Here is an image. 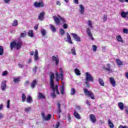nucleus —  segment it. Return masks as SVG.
Here are the masks:
<instances>
[{
	"label": "nucleus",
	"instance_id": "obj_31",
	"mask_svg": "<svg viewBox=\"0 0 128 128\" xmlns=\"http://www.w3.org/2000/svg\"><path fill=\"white\" fill-rule=\"evenodd\" d=\"M40 32L42 36H44L46 35V31L44 30V29H42Z\"/></svg>",
	"mask_w": 128,
	"mask_h": 128
},
{
	"label": "nucleus",
	"instance_id": "obj_29",
	"mask_svg": "<svg viewBox=\"0 0 128 128\" xmlns=\"http://www.w3.org/2000/svg\"><path fill=\"white\" fill-rule=\"evenodd\" d=\"M50 29L53 32H56V27H54V25H52V24H50Z\"/></svg>",
	"mask_w": 128,
	"mask_h": 128
},
{
	"label": "nucleus",
	"instance_id": "obj_4",
	"mask_svg": "<svg viewBox=\"0 0 128 128\" xmlns=\"http://www.w3.org/2000/svg\"><path fill=\"white\" fill-rule=\"evenodd\" d=\"M22 42L21 40H18L16 42H12L10 43V48L11 50H13L14 48H15L17 50H20L22 48Z\"/></svg>",
	"mask_w": 128,
	"mask_h": 128
},
{
	"label": "nucleus",
	"instance_id": "obj_8",
	"mask_svg": "<svg viewBox=\"0 0 128 128\" xmlns=\"http://www.w3.org/2000/svg\"><path fill=\"white\" fill-rule=\"evenodd\" d=\"M44 2H36L34 4V8H44Z\"/></svg>",
	"mask_w": 128,
	"mask_h": 128
},
{
	"label": "nucleus",
	"instance_id": "obj_34",
	"mask_svg": "<svg viewBox=\"0 0 128 128\" xmlns=\"http://www.w3.org/2000/svg\"><path fill=\"white\" fill-rule=\"evenodd\" d=\"M26 96L24 94H22V102H26Z\"/></svg>",
	"mask_w": 128,
	"mask_h": 128
},
{
	"label": "nucleus",
	"instance_id": "obj_10",
	"mask_svg": "<svg viewBox=\"0 0 128 128\" xmlns=\"http://www.w3.org/2000/svg\"><path fill=\"white\" fill-rule=\"evenodd\" d=\"M121 16L122 18H124V20H128V11L126 12H124L122 11L121 12Z\"/></svg>",
	"mask_w": 128,
	"mask_h": 128
},
{
	"label": "nucleus",
	"instance_id": "obj_64",
	"mask_svg": "<svg viewBox=\"0 0 128 128\" xmlns=\"http://www.w3.org/2000/svg\"><path fill=\"white\" fill-rule=\"evenodd\" d=\"M126 112L128 114V107H126Z\"/></svg>",
	"mask_w": 128,
	"mask_h": 128
},
{
	"label": "nucleus",
	"instance_id": "obj_39",
	"mask_svg": "<svg viewBox=\"0 0 128 128\" xmlns=\"http://www.w3.org/2000/svg\"><path fill=\"white\" fill-rule=\"evenodd\" d=\"M59 32L61 34V36H64V30L62 28H60Z\"/></svg>",
	"mask_w": 128,
	"mask_h": 128
},
{
	"label": "nucleus",
	"instance_id": "obj_38",
	"mask_svg": "<svg viewBox=\"0 0 128 128\" xmlns=\"http://www.w3.org/2000/svg\"><path fill=\"white\" fill-rule=\"evenodd\" d=\"M12 26H18V20H14L12 23Z\"/></svg>",
	"mask_w": 128,
	"mask_h": 128
},
{
	"label": "nucleus",
	"instance_id": "obj_51",
	"mask_svg": "<svg viewBox=\"0 0 128 128\" xmlns=\"http://www.w3.org/2000/svg\"><path fill=\"white\" fill-rule=\"evenodd\" d=\"M116 80H114V79H112V86H116Z\"/></svg>",
	"mask_w": 128,
	"mask_h": 128
},
{
	"label": "nucleus",
	"instance_id": "obj_24",
	"mask_svg": "<svg viewBox=\"0 0 128 128\" xmlns=\"http://www.w3.org/2000/svg\"><path fill=\"white\" fill-rule=\"evenodd\" d=\"M98 82L101 86H104V80L102 79V78H100L98 79Z\"/></svg>",
	"mask_w": 128,
	"mask_h": 128
},
{
	"label": "nucleus",
	"instance_id": "obj_42",
	"mask_svg": "<svg viewBox=\"0 0 128 128\" xmlns=\"http://www.w3.org/2000/svg\"><path fill=\"white\" fill-rule=\"evenodd\" d=\"M30 110H32V108H30V106H27V107H26L25 108H24V110L25 112H30Z\"/></svg>",
	"mask_w": 128,
	"mask_h": 128
},
{
	"label": "nucleus",
	"instance_id": "obj_11",
	"mask_svg": "<svg viewBox=\"0 0 128 128\" xmlns=\"http://www.w3.org/2000/svg\"><path fill=\"white\" fill-rule=\"evenodd\" d=\"M72 36L74 38V40L76 42H80V38L78 36V34L74 33L71 34Z\"/></svg>",
	"mask_w": 128,
	"mask_h": 128
},
{
	"label": "nucleus",
	"instance_id": "obj_55",
	"mask_svg": "<svg viewBox=\"0 0 128 128\" xmlns=\"http://www.w3.org/2000/svg\"><path fill=\"white\" fill-rule=\"evenodd\" d=\"M118 128H128V127L127 126H122V125H120Z\"/></svg>",
	"mask_w": 128,
	"mask_h": 128
},
{
	"label": "nucleus",
	"instance_id": "obj_28",
	"mask_svg": "<svg viewBox=\"0 0 128 128\" xmlns=\"http://www.w3.org/2000/svg\"><path fill=\"white\" fill-rule=\"evenodd\" d=\"M36 80H34L32 83L31 84L30 86L32 88H34V86H36Z\"/></svg>",
	"mask_w": 128,
	"mask_h": 128
},
{
	"label": "nucleus",
	"instance_id": "obj_6",
	"mask_svg": "<svg viewBox=\"0 0 128 128\" xmlns=\"http://www.w3.org/2000/svg\"><path fill=\"white\" fill-rule=\"evenodd\" d=\"M84 92L85 96L90 97V98H92V100H94V92H92L88 90L86 88H84Z\"/></svg>",
	"mask_w": 128,
	"mask_h": 128
},
{
	"label": "nucleus",
	"instance_id": "obj_26",
	"mask_svg": "<svg viewBox=\"0 0 128 128\" xmlns=\"http://www.w3.org/2000/svg\"><path fill=\"white\" fill-rule=\"evenodd\" d=\"M87 24L90 28H94V26H92V22L90 20H88Z\"/></svg>",
	"mask_w": 128,
	"mask_h": 128
},
{
	"label": "nucleus",
	"instance_id": "obj_1",
	"mask_svg": "<svg viewBox=\"0 0 128 128\" xmlns=\"http://www.w3.org/2000/svg\"><path fill=\"white\" fill-rule=\"evenodd\" d=\"M54 74L52 72H50V88L52 90V92L50 94V96L53 98H56V94H60V92L58 89V85H54Z\"/></svg>",
	"mask_w": 128,
	"mask_h": 128
},
{
	"label": "nucleus",
	"instance_id": "obj_46",
	"mask_svg": "<svg viewBox=\"0 0 128 128\" xmlns=\"http://www.w3.org/2000/svg\"><path fill=\"white\" fill-rule=\"evenodd\" d=\"M54 128H58L60 126V122H58L56 124L53 126Z\"/></svg>",
	"mask_w": 128,
	"mask_h": 128
},
{
	"label": "nucleus",
	"instance_id": "obj_58",
	"mask_svg": "<svg viewBox=\"0 0 128 128\" xmlns=\"http://www.w3.org/2000/svg\"><path fill=\"white\" fill-rule=\"evenodd\" d=\"M74 2L76 4H78V0H74Z\"/></svg>",
	"mask_w": 128,
	"mask_h": 128
},
{
	"label": "nucleus",
	"instance_id": "obj_63",
	"mask_svg": "<svg viewBox=\"0 0 128 128\" xmlns=\"http://www.w3.org/2000/svg\"><path fill=\"white\" fill-rule=\"evenodd\" d=\"M110 84H112V78H110Z\"/></svg>",
	"mask_w": 128,
	"mask_h": 128
},
{
	"label": "nucleus",
	"instance_id": "obj_44",
	"mask_svg": "<svg viewBox=\"0 0 128 128\" xmlns=\"http://www.w3.org/2000/svg\"><path fill=\"white\" fill-rule=\"evenodd\" d=\"M26 36V32H24L22 33H21L20 36L21 38H24Z\"/></svg>",
	"mask_w": 128,
	"mask_h": 128
},
{
	"label": "nucleus",
	"instance_id": "obj_40",
	"mask_svg": "<svg viewBox=\"0 0 128 128\" xmlns=\"http://www.w3.org/2000/svg\"><path fill=\"white\" fill-rule=\"evenodd\" d=\"M108 124L110 128H112V120L110 119L108 120Z\"/></svg>",
	"mask_w": 128,
	"mask_h": 128
},
{
	"label": "nucleus",
	"instance_id": "obj_41",
	"mask_svg": "<svg viewBox=\"0 0 128 128\" xmlns=\"http://www.w3.org/2000/svg\"><path fill=\"white\" fill-rule=\"evenodd\" d=\"M71 52L72 54H74V56H76V49L74 48V47H73L72 48Z\"/></svg>",
	"mask_w": 128,
	"mask_h": 128
},
{
	"label": "nucleus",
	"instance_id": "obj_48",
	"mask_svg": "<svg viewBox=\"0 0 128 128\" xmlns=\"http://www.w3.org/2000/svg\"><path fill=\"white\" fill-rule=\"evenodd\" d=\"M108 20V16L106 15H104L103 17V21L106 22Z\"/></svg>",
	"mask_w": 128,
	"mask_h": 128
},
{
	"label": "nucleus",
	"instance_id": "obj_16",
	"mask_svg": "<svg viewBox=\"0 0 128 128\" xmlns=\"http://www.w3.org/2000/svg\"><path fill=\"white\" fill-rule=\"evenodd\" d=\"M52 58L53 60L55 62V64L56 66H58V63L60 62V60H58V56H53Z\"/></svg>",
	"mask_w": 128,
	"mask_h": 128
},
{
	"label": "nucleus",
	"instance_id": "obj_59",
	"mask_svg": "<svg viewBox=\"0 0 128 128\" xmlns=\"http://www.w3.org/2000/svg\"><path fill=\"white\" fill-rule=\"evenodd\" d=\"M38 25L37 24V25H36L34 27V29L36 30H38Z\"/></svg>",
	"mask_w": 128,
	"mask_h": 128
},
{
	"label": "nucleus",
	"instance_id": "obj_32",
	"mask_svg": "<svg viewBox=\"0 0 128 128\" xmlns=\"http://www.w3.org/2000/svg\"><path fill=\"white\" fill-rule=\"evenodd\" d=\"M116 62L118 66H122L123 64L122 62L118 59H116Z\"/></svg>",
	"mask_w": 128,
	"mask_h": 128
},
{
	"label": "nucleus",
	"instance_id": "obj_47",
	"mask_svg": "<svg viewBox=\"0 0 128 128\" xmlns=\"http://www.w3.org/2000/svg\"><path fill=\"white\" fill-rule=\"evenodd\" d=\"M10 100H8L7 101V105H6L7 108H10Z\"/></svg>",
	"mask_w": 128,
	"mask_h": 128
},
{
	"label": "nucleus",
	"instance_id": "obj_13",
	"mask_svg": "<svg viewBox=\"0 0 128 128\" xmlns=\"http://www.w3.org/2000/svg\"><path fill=\"white\" fill-rule=\"evenodd\" d=\"M79 12H80L81 14H84V6L82 4H80L79 6Z\"/></svg>",
	"mask_w": 128,
	"mask_h": 128
},
{
	"label": "nucleus",
	"instance_id": "obj_21",
	"mask_svg": "<svg viewBox=\"0 0 128 128\" xmlns=\"http://www.w3.org/2000/svg\"><path fill=\"white\" fill-rule=\"evenodd\" d=\"M116 38L119 42H122V44H124V40H122V36L120 35H119L116 37Z\"/></svg>",
	"mask_w": 128,
	"mask_h": 128
},
{
	"label": "nucleus",
	"instance_id": "obj_53",
	"mask_svg": "<svg viewBox=\"0 0 128 128\" xmlns=\"http://www.w3.org/2000/svg\"><path fill=\"white\" fill-rule=\"evenodd\" d=\"M86 104H87V106H90V102L88 101V100H86Z\"/></svg>",
	"mask_w": 128,
	"mask_h": 128
},
{
	"label": "nucleus",
	"instance_id": "obj_5",
	"mask_svg": "<svg viewBox=\"0 0 128 128\" xmlns=\"http://www.w3.org/2000/svg\"><path fill=\"white\" fill-rule=\"evenodd\" d=\"M55 76H56V80L58 82L59 80H62V78L64 76V71L62 69L60 68V74L58 71H55Z\"/></svg>",
	"mask_w": 128,
	"mask_h": 128
},
{
	"label": "nucleus",
	"instance_id": "obj_18",
	"mask_svg": "<svg viewBox=\"0 0 128 128\" xmlns=\"http://www.w3.org/2000/svg\"><path fill=\"white\" fill-rule=\"evenodd\" d=\"M107 66L108 68H106V66H104L103 68L104 70H107L108 72H112V70H110V64H107Z\"/></svg>",
	"mask_w": 128,
	"mask_h": 128
},
{
	"label": "nucleus",
	"instance_id": "obj_49",
	"mask_svg": "<svg viewBox=\"0 0 128 128\" xmlns=\"http://www.w3.org/2000/svg\"><path fill=\"white\" fill-rule=\"evenodd\" d=\"M123 32L124 34H128V29H126V28L123 29Z\"/></svg>",
	"mask_w": 128,
	"mask_h": 128
},
{
	"label": "nucleus",
	"instance_id": "obj_43",
	"mask_svg": "<svg viewBox=\"0 0 128 128\" xmlns=\"http://www.w3.org/2000/svg\"><path fill=\"white\" fill-rule=\"evenodd\" d=\"M58 114H60V112H62V110H60V103L58 104Z\"/></svg>",
	"mask_w": 128,
	"mask_h": 128
},
{
	"label": "nucleus",
	"instance_id": "obj_30",
	"mask_svg": "<svg viewBox=\"0 0 128 128\" xmlns=\"http://www.w3.org/2000/svg\"><path fill=\"white\" fill-rule=\"evenodd\" d=\"M38 98H40V99L46 98V96H44L42 94L39 92L38 94Z\"/></svg>",
	"mask_w": 128,
	"mask_h": 128
},
{
	"label": "nucleus",
	"instance_id": "obj_62",
	"mask_svg": "<svg viewBox=\"0 0 128 128\" xmlns=\"http://www.w3.org/2000/svg\"><path fill=\"white\" fill-rule=\"evenodd\" d=\"M56 4L58 6H60L61 4H60V1H57L56 2Z\"/></svg>",
	"mask_w": 128,
	"mask_h": 128
},
{
	"label": "nucleus",
	"instance_id": "obj_25",
	"mask_svg": "<svg viewBox=\"0 0 128 128\" xmlns=\"http://www.w3.org/2000/svg\"><path fill=\"white\" fill-rule=\"evenodd\" d=\"M118 107L120 108V110H124V103H122V102H120L118 103Z\"/></svg>",
	"mask_w": 128,
	"mask_h": 128
},
{
	"label": "nucleus",
	"instance_id": "obj_33",
	"mask_svg": "<svg viewBox=\"0 0 128 128\" xmlns=\"http://www.w3.org/2000/svg\"><path fill=\"white\" fill-rule=\"evenodd\" d=\"M74 72H75L76 74V76H80V70H78V69L76 68L74 70Z\"/></svg>",
	"mask_w": 128,
	"mask_h": 128
},
{
	"label": "nucleus",
	"instance_id": "obj_37",
	"mask_svg": "<svg viewBox=\"0 0 128 128\" xmlns=\"http://www.w3.org/2000/svg\"><path fill=\"white\" fill-rule=\"evenodd\" d=\"M4 54V47L0 46V56Z\"/></svg>",
	"mask_w": 128,
	"mask_h": 128
},
{
	"label": "nucleus",
	"instance_id": "obj_52",
	"mask_svg": "<svg viewBox=\"0 0 128 128\" xmlns=\"http://www.w3.org/2000/svg\"><path fill=\"white\" fill-rule=\"evenodd\" d=\"M18 66H19V68H24V64H18Z\"/></svg>",
	"mask_w": 128,
	"mask_h": 128
},
{
	"label": "nucleus",
	"instance_id": "obj_61",
	"mask_svg": "<svg viewBox=\"0 0 128 128\" xmlns=\"http://www.w3.org/2000/svg\"><path fill=\"white\" fill-rule=\"evenodd\" d=\"M4 108V105L2 104H0V110H2Z\"/></svg>",
	"mask_w": 128,
	"mask_h": 128
},
{
	"label": "nucleus",
	"instance_id": "obj_23",
	"mask_svg": "<svg viewBox=\"0 0 128 128\" xmlns=\"http://www.w3.org/2000/svg\"><path fill=\"white\" fill-rule=\"evenodd\" d=\"M60 92L62 94H64V84L60 87Z\"/></svg>",
	"mask_w": 128,
	"mask_h": 128
},
{
	"label": "nucleus",
	"instance_id": "obj_54",
	"mask_svg": "<svg viewBox=\"0 0 128 128\" xmlns=\"http://www.w3.org/2000/svg\"><path fill=\"white\" fill-rule=\"evenodd\" d=\"M36 70H38V67H36V66H35L33 68V72H36Z\"/></svg>",
	"mask_w": 128,
	"mask_h": 128
},
{
	"label": "nucleus",
	"instance_id": "obj_56",
	"mask_svg": "<svg viewBox=\"0 0 128 128\" xmlns=\"http://www.w3.org/2000/svg\"><path fill=\"white\" fill-rule=\"evenodd\" d=\"M8 74V71H4L3 72H2V76H6Z\"/></svg>",
	"mask_w": 128,
	"mask_h": 128
},
{
	"label": "nucleus",
	"instance_id": "obj_36",
	"mask_svg": "<svg viewBox=\"0 0 128 128\" xmlns=\"http://www.w3.org/2000/svg\"><path fill=\"white\" fill-rule=\"evenodd\" d=\"M20 78H14V82L16 84V83L18 82H20Z\"/></svg>",
	"mask_w": 128,
	"mask_h": 128
},
{
	"label": "nucleus",
	"instance_id": "obj_45",
	"mask_svg": "<svg viewBox=\"0 0 128 128\" xmlns=\"http://www.w3.org/2000/svg\"><path fill=\"white\" fill-rule=\"evenodd\" d=\"M92 50L93 52H96V49L98 48V47L96 45H93L92 46Z\"/></svg>",
	"mask_w": 128,
	"mask_h": 128
},
{
	"label": "nucleus",
	"instance_id": "obj_50",
	"mask_svg": "<svg viewBox=\"0 0 128 128\" xmlns=\"http://www.w3.org/2000/svg\"><path fill=\"white\" fill-rule=\"evenodd\" d=\"M4 118V114H2V113L0 112V120H2Z\"/></svg>",
	"mask_w": 128,
	"mask_h": 128
},
{
	"label": "nucleus",
	"instance_id": "obj_20",
	"mask_svg": "<svg viewBox=\"0 0 128 128\" xmlns=\"http://www.w3.org/2000/svg\"><path fill=\"white\" fill-rule=\"evenodd\" d=\"M26 102H28V104H32V98L30 96H27Z\"/></svg>",
	"mask_w": 128,
	"mask_h": 128
},
{
	"label": "nucleus",
	"instance_id": "obj_19",
	"mask_svg": "<svg viewBox=\"0 0 128 128\" xmlns=\"http://www.w3.org/2000/svg\"><path fill=\"white\" fill-rule=\"evenodd\" d=\"M44 16V12H41L38 16V18L40 20H42Z\"/></svg>",
	"mask_w": 128,
	"mask_h": 128
},
{
	"label": "nucleus",
	"instance_id": "obj_27",
	"mask_svg": "<svg viewBox=\"0 0 128 128\" xmlns=\"http://www.w3.org/2000/svg\"><path fill=\"white\" fill-rule=\"evenodd\" d=\"M28 36H30V38H34V31L32 30H30L28 32Z\"/></svg>",
	"mask_w": 128,
	"mask_h": 128
},
{
	"label": "nucleus",
	"instance_id": "obj_57",
	"mask_svg": "<svg viewBox=\"0 0 128 128\" xmlns=\"http://www.w3.org/2000/svg\"><path fill=\"white\" fill-rule=\"evenodd\" d=\"M68 120L69 122H71L72 118H70V114H68Z\"/></svg>",
	"mask_w": 128,
	"mask_h": 128
},
{
	"label": "nucleus",
	"instance_id": "obj_2",
	"mask_svg": "<svg viewBox=\"0 0 128 128\" xmlns=\"http://www.w3.org/2000/svg\"><path fill=\"white\" fill-rule=\"evenodd\" d=\"M53 18L56 26H60V22H62V24H64L62 25L63 28L66 30L68 28V25L66 24V18L60 16H58V17H56V16H53Z\"/></svg>",
	"mask_w": 128,
	"mask_h": 128
},
{
	"label": "nucleus",
	"instance_id": "obj_15",
	"mask_svg": "<svg viewBox=\"0 0 128 128\" xmlns=\"http://www.w3.org/2000/svg\"><path fill=\"white\" fill-rule=\"evenodd\" d=\"M34 60L35 62L38 60V52L37 50H35V52L34 54Z\"/></svg>",
	"mask_w": 128,
	"mask_h": 128
},
{
	"label": "nucleus",
	"instance_id": "obj_3",
	"mask_svg": "<svg viewBox=\"0 0 128 128\" xmlns=\"http://www.w3.org/2000/svg\"><path fill=\"white\" fill-rule=\"evenodd\" d=\"M85 80V84L86 86V88H90V82H94V77H92V76L90 74L88 73V72H86V73Z\"/></svg>",
	"mask_w": 128,
	"mask_h": 128
},
{
	"label": "nucleus",
	"instance_id": "obj_7",
	"mask_svg": "<svg viewBox=\"0 0 128 128\" xmlns=\"http://www.w3.org/2000/svg\"><path fill=\"white\" fill-rule=\"evenodd\" d=\"M86 32L91 40H94V38L92 37V32H90V28H86Z\"/></svg>",
	"mask_w": 128,
	"mask_h": 128
},
{
	"label": "nucleus",
	"instance_id": "obj_22",
	"mask_svg": "<svg viewBox=\"0 0 128 128\" xmlns=\"http://www.w3.org/2000/svg\"><path fill=\"white\" fill-rule=\"evenodd\" d=\"M74 118H76L78 120H80V114H78V112L75 111L74 112Z\"/></svg>",
	"mask_w": 128,
	"mask_h": 128
},
{
	"label": "nucleus",
	"instance_id": "obj_60",
	"mask_svg": "<svg viewBox=\"0 0 128 128\" xmlns=\"http://www.w3.org/2000/svg\"><path fill=\"white\" fill-rule=\"evenodd\" d=\"M10 2V0H4V2L5 4H8Z\"/></svg>",
	"mask_w": 128,
	"mask_h": 128
},
{
	"label": "nucleus",
	"instance_id": "obj_17",
	"mask_svg": "<svg viewBox=\"0 0 128 128\" xmlns=\"http://www.w3.org/2000/svg\"><path fill=\"white\" fill-rule=\"evenodd\" d=\"M42 118H44V120H50L51 118L50 114H48L47 115V116H45L44 114V113H42Z\"/></svg>",
	"mask_w": 128,
	"mask_h": 128
},
{
	"label": "nucleus",
	"instance_id": "obj_35",
	"mask_svg": "<svg viewBox=\"0 0 128 128\" xmlns=\"http://www.w3.org/2000/svg\"><path fill=\"white\" fill-rule=\"evenodd\" d=\"M76 94V89L74 88H71V92L70 94L72 96H74V94Z\"/></svg>",
	"mask_w": 128,
	"mask_h": 128
},
{
	"label": "nucleus",
	"instance_id": "obj_14",
	"mask_svg": "<svg viewBox=\"0 0 128 128\" xmlns=\"http://www.w3.org/2000/svg\"><path fill=\"white\" fill-rule=\"evenodd\" d=\"M90 120L93 123L96 122V116L93 114H90Z\"/></svg>",
	"mask_w": 128,
	"mask_h": 128
},
{
	"label": "nucleus",
	"instance_id": "obj_12",
	"mask_svg": "<svg viewBox=\"0 0 128 128\" xmlns=\"http://www.w3.org/2000/svg\"><path fill=\"white\" fill-rule=\"evenodd\" d=\"M6 81L4 80L2 81L1 84V90L4 92V90H6Z\"/></svg>",
	"mask_w": 128,
	"mask_h": 128
},
{
	"label": "nucleus",
	"instance_id": "obj_9",
	"mask_svg": "<svg viewBox=\"0 0 128 128\" xmlns=\"http://www.w3.org/2000/svg\"><path fill=\"white\" fill-rule=\"evenodd\" d=\"M66 38H64V40L66 42H68V44H72V38L70 37V34L68 32L66 33Z\"/></svg>",
	"mask_w": 128,
	"mask_h": 128
}]
</instances>
